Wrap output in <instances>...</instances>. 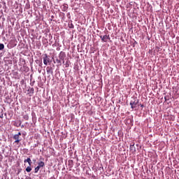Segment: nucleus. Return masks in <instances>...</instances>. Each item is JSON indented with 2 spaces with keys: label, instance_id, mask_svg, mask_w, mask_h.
Instances as JSON below:
<instances>
[{
  "label": "nucleus",
  "instance_id": "obj_1",
  "mask_svg": "<svg viewBox=\"0 0 179 179\" xmlns=\"http://www.w3.org/2000/svg\"><path fill=\"white\" fill-rule=\"evenodd\" d=\"M52 62V60L48 57V55L44 54L43 55V64L44 65H48V64H51Z\"/></svg>",
  "mask_w": 179,
  "mask_h": 179
},
{
  "label": "nucleus",
  "instance_id": "obj_2",
  "mask_svg": "<svg viewBox=\"0 0 179 179\" xmlns=\"http://www.w3.org/2000/svg\"><path fill=\"white\" fill-rule=\"evenodd\" d=\"M20 136H22V133L20 132H18L17 134L13 136V139H15L14 143H19V142L22 141V138H20Z\"/></svg>",
  "mask_w": 179,
  "mask_h": 179
},
{
  "label": "nucleus",
  "instance_id": "obj_3",
  "mask_svg": "<svg viewBox=\"0 0 179 179\" xmlns=\"http://www.w3.org/2000/svg\"><path fill=\"white\" fill-rule=\"evenodd\" d=\"M138 103H139V101L138 100L131 101H130L131 108L133 109L136 108Z\"/></svg>",
  "mask_w": 179,
  "mask_h": 179
},
{
  "label": "nucleus",
  "instance_id": "obj_4",
  "mask_svg": "<svg viewBox=\"0 0 179 179\" xmlns=\"http://www.w3.org/2000/svg\"><path fill=\"white\" fill-rule=\"evenodd\" d=\"M100 38H101V41H103V43H107V41L110 40V36L105 35L103 36H100Z\"/></svg>",
  "mask_w": 179,
  "mask_h": 179
},
{
  "label": "nucleus",
  "instance_id": "obj_5",
  "mask_svg": "<svg viewBox=\"0 0 179 179\" xmlns=\"http://www.w3.org/2000/svg\"><path fill=\"white\" fill-rule=\"evenodd\" d=\"M66 57V55L64 53V52H62L59 55V58L61 61H64L65 58Z\"/></svg>",
  "mask_w": 179,
  "mask_h": 179
},
{
  "label": "nucleus",
  "instance_id": "obj_6",
  "mask_svg": "<svg viewBox=\"0 0 179 179\" xmlns=\"http://www.w3.org/2000/svg\"><path fill=\"white\" fill-rule=\"evenodd\" d=\"M62 10L63 12H66V10H68V4L64 3L62 6Z\"/></svg>",
  "mask_w": 179,
  "mask_h": 179
},
{
  "label": "nucleus",
  "instance_id": "obj_7",
  "mask_svg": "<svg viewBox=\"0 0 179 179\" xmlns=\"http://www.w3.org/2000/svg\"><path fill=\"white\" fill-rule=\"evenodd\" d=\"M130 150H131L133 153H135V152H136V148H135V144L130 145Z\"/></svg>",
  "mask_w": 179,
  "mask_h": 179
},
{
  "label": "nucleus",
  "instance_id": "obj_8",
  "mask_svg": "<svg viewBox=\"0 0 179 179\" xmlns=\"http://www.w3.org/2000/svg\"><path fill=\"white\" fill-rule=\"evenodd\" d=\"M21 70L22 71V72H29V67H27V66H23L22 68H21Z\"/></svg>",
  "mask_w": 179,
  "mask_h": 179
},
{
  "label": "nucleus",
  "instance_id": "obj_9",
  "mask_svg": "<svg viewBox=\"0 0 179 179\" xmlns=\"http://www.w3.org/2000/svg\"><path fill=\"white\" fill-rule=\"evenodd\" d=\"M46 72L47 73H51L52 74V67H50V66H48L46 68Z\"/></svg>",
  "mask_w": 179,
  "mask_h": 179
},
{
  "label": "nucleus",
  "instance_id": "obj_10",
  "mask_svg": "<svg viewBox=\"0 0 179 179\" xmlns=\"http://www.w3.org/2000/svg\"><path fill=\"white\" fill-rule=\"evenodd\" d=\"M24 163H28L29 166H31V159L30 158H27V159H24Z\"/></svg>",
  "mask_w": 179,
  "mask_h": 179
},
{
  "label": "nucleus",
  "instance_id": "obj_11",
  "mask_svg": "<svg viewBox=\"0 0 179 179\" xmlns=\"http://www.w3.org/2000/svg\"><path fill=\"white\" fill-rule=\"evenodd\" d=\"M44 166H45L44 162H40L38 164V167H39L40 169H41V167H44Z\"/></svg>",
  "mask_w": 179,
  "mask_h": 179
},
{
  "label": "nucleus",
  "instance_id": "obj_12",
  "mask_svg": "<svg viewBox=\"0 0 179 179\" xmlns=\"http://www.w3.org/2000/svg\"><path fill=\"white\" fill-rule=\"evenodd\" d=\"M21 124H22L21 122H15L14 125H15V127H17V128H19V127H20Z\"/></svg>",
  "mask_w": 179,
  "mask_h": 179
},
{
  "label": "nucleus",
  "instance_id": "obj_13",
  "mask_svg": "<svg viewBox=\"0 0 179 179\" xmlns=\"http://www.w3.org/2000/svg\"><path fill=\"white\" fill-rule=\"evenodd\" d=\"M26 171H27V173H30V171H31V166H29L27 167Z\"/></svg>",
  "mask_w": 179,
  "mask_h": 179
},
{
  "label": "nucleus",
  "instance_id": "obj_14",
  "mask_svg": "<svg viewBox=\"0 0 179 179\" xmlns=\"http://www.w3.org/2000/svg\"><path fill=\"white\" fill-rule=\"evenodd\" d=\"M5 48V45L3 43H0V51H2Z\"/></svg>",
  "mask_w": 179,
  "mask_h": 179
},
{
  "label": "nucleus",
  "instance_id": "obj_15",
  "mask_svg": "<svg viewBox=\"0 0 179 179\" xmlns=\"http://www.w3.org/2000/svg\"><path fill=\"white\" fill-rule=\"evenodd\" d=\"M28 92H29L30 93H31V94H33V93H34V88H33V87L29 88L28 90Z\"/></svg>",
  "mask_w": 179,
  "mask_h": 179
},
{
  "label": "nucleus",
  "instance_id": "obj_16",
  "mask_svg": "<svg viewBox=\"0 0 179 179\" xmlns=\"http://www.w3.org/2000/svg\"><path fill=\"white\" fill-rule=\"evenodd\" d=\"M38 170H40V166H36L34 169V173H38Z\"/></svg>",
  "mask_w": 179,
  "mask_h": 179
},
{
  "label": "nucleus",
  "instance_id": "obj_17",
  "mask_svg": "<svg viewBox=\"0 0 179 179\" xmlns=\"http://www.w3.org/2000/svg\"><path fill=\"white\" fill-rule=\"evenodd\" d=\"M56 62H57V64H59V65H62V62H61L60 59H57Z\"/></svg>",
  "mask_w": 179,
  "mask_h": 179
},
{
  "label": "nucleus",
  "instance_id": "obj_18",
  "mask_svg": "<svg viewBox=\"0 0 179 179\" xmlns=\"http://www.w3.org/2000/svg\"><path fill=\"white\" fill-rule=\"evenodd\" d=\"M65 66H66V68L69 67V60H67V61L66 62Z\"/></svg>",
  "mask_w": 179,
  "mask_h": 179
},
{
  "label": "nucleus",
  "instance_id": "obj_19",
  "mask_svg": "<svg viewBox=\"0 0 179 179\" xmlns=\"http://www.w3.org/2000/svg\"><path fill=\"white\" fill-rule=\"evenodd\" d=\"M0 118H3V110H1L0 113Z\"/></svg>",
  "mask_w": 179,
  "mask_h": 179
},
{
  "label": "nucleus",
  "instance_id": "obj_20",
  "mask_svg": "<svg viewBox=\"0 0 179 179\" xmlns=\"http://www.w3.org/2000/svg\"><path fill=\"white\" fill-rule=\"evenodd\" d=\"M25 120H29V116H24V117Z\"/></svg>",
  "mask_w": 179,
  "mask_h": 179
},
{
  "label": "nucleus",
  "instance_id": "obj_21",
  "mask_svg": "<svg viewBox=\"0 0 179 179\" xmlns=\"http://www.w3.org/2000/svg\"><path fill=\"white\" fill-rule=\"evenodd\" d=\"M62 61L63 64H65V59L62 60Z\"/></svg>",
  "mask_w": 179,
  "mask_h": 179
},
{
  "label": "nucleus",
  "instance_id": "obj_22",
  "mask_svg": "<svg viewBox=\"0 0 179 179\" xmlns=\"http://www.w3.org/2000/svg\"><path fill=\"white\" fill-rule=\"evenodd\" d=\"M141 107H143V105H141Z\"/></svg>",
  "mask_w": 179,
  "mask_h": 179
}]
</instances>
